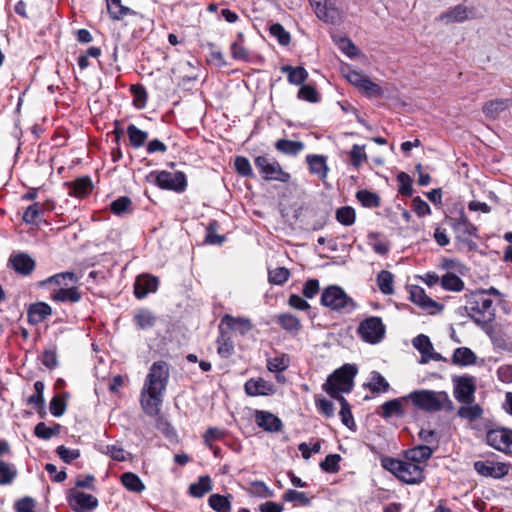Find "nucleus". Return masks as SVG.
<instances>
[{"label":"nucleus","mask_w":512,"mask_h":512,"mask_svg":"<svg viewBox=\"0 0 512 512\" xmlns=\"http://www.w3.org/2000/svg\"><path fill=\"white\" fill-rule=\"evenodd\" d=\"M169 376V365L165 361L151 365L140 394L141 407L148 416L159 414Z\"/></svg>","instance_id":"nucleus-1"},{"label":"nucleus","mask_w":512,"mask_h":512,"mask_svg":"<svg viewBox=\"0 0 512 512\" xmlns=\"http://www.w3.org/2000/svg\"><path fill=\"white\" fill-rule=\"evenodd\" d=\"M464 310L479 326H487L495 319L493 301L486 291H474L465 295Z\"/></svg>","instance_id":"nucleus-2"},{"label":"nucleus","mask_w":512,"mask_h":512,"mask_svg":"<svg viewBox=\"0 0 512 512\" xmlns=\"http://www.w3.org/2000/svg\"><path fill=\"white\" fill-rule=\"evenodd\" d=\"M409 401L418 409L425 412L451 411L453 402L445 391L414 390L406 395Z\"/></svg>","instance_id":"nucleus-3"},{"label":"nucleus","mask_w":512,"mask_h":512,"mask_svg":"<svg viewBox=\"0 0 512 512\" xmlns=\"http://www.w3.org/2000/svg\"><path fill=\"white\" fill-rule=\"evenodd\" d=\"M356 374L357 368L354 365L345 364L328 377L322 389L332 398L342 397L340 393L351 391Z\"/></svg>","instance_id":"nucleus-4"},{"label":"nucleus","mask_w":512,"mask_h":512,"mask_svg":"<svg viewBox=\"0 0 512 512\" xmlns=\"http://www.w3.org/2000/svg\"><path fill=\"white\" fill-rule=\"evenodd\" d=\"M320 302L332 311L346 310L351 312L357 307L354 300L340 286L336 285L328 286L323 290Z\"/></svg>","instance_id":"nucleus-5"},{"label":"nucleus","mask_w":512,"mask_h":512,"mask_svg":"<svg viewBox=\"0 0 512 512\" xmlns=\"http://www.w3.org/2000/svg\"><path fill=\"white\" fill-rule=\"evenodd\" d=\"M389 470L406 484H418L425 478L424 466L407 459L404 461L392 459Z\"/></svg>","instance_id":"nucleus-6"},{"label":"nucleus","mask_w":512,"mask_h":512,"mask_svg":"<svg viewBox=\"0 0 512 512\" xmlns=\"http://www.w3.org/2000/svg\"><path fill=\"white\" fill-rule=\"evenodd\" d=\"M254 164L262 178L266 181H279L286 183L291 178L290 174L285 172L279 162L273 157L259 155L255 157Z\"/></svg>","instance_id":"nucleus-7"},{"label":"nucleus","mask_w":512,"mask_h":512,"mask_svg":"<svg viewBox=\"0 0 512 512\" xmlns=\"http://www.w3.org/2000/svg\"><path fill=\"white\" fill-rule=\"evenodd\" d=\"M357 333L366 343L377 344L385 336V325L380 317L370 316L360 322Z\"/></svg>","instance_id":"nucleus-8"},{"label":"nucleus","mask_w":512,"mask_h":512,"mask_svg":"<svg viewBox=\"0 0 512 512\" xmlns=\"http://www.w3.org/2000/svg\"><path fill=\"white\" fill-rule=\"evenodd\" d=\"M155 177V184L161 189L172 190L175 192H183L187 187L186 175L181 171H155L150 174Z\"/></svg>","instance_id":"nucleus-9"},{"label":"nucleus","mask_w":512,"mask_h":512,"mask_svg":"<svg viewBox=\"0 0 512 512\" xmlns=\"http://www.w3.org/2000/svg\"><path fill=\"white\" fill-rule=\"evenodd\" d=\"M345 78L360 91L364 92L369 97H378L383 94L382 88L371 81L369 77L362 72L347 68L343 71Z\"/></svg>","instance_id":"nucleus-10"},{"label":"nucleus","mask_w":512,"mask_h":512,"mask_svg":"<svg viewBox=\"0 0 512 512\" xmlns=\"http://www.w3.org/2000/svg\"><path fill=\"white\" fill-rule=\"evenodd\" d=\"M454 397L463 404H470L474 401L476 382L473 376L464 375L453 378Z\"/></svg>","instance_id":"nucleus-11"},{"label":"nucleus","mask_w":512,"mask_h":512,"mask_svg":"<svg viewBox=\"0 0 512 512\" xmlns=\"http://www.w3.org/2000/svg\"><path fill=\"white\" fill-rule=\"evenodd\" d=\"M486 443L500 452L512 453V430L503 427L490 429L486 433Z\"/></svg>","instance_id":"nucleus-12"},{"label":"nucleus","mask_w":512,"mask_h":512,"mask_svg":"<svg viewBox=\"0 0 512 512\" xmlns=\"http://www.w3.org/2000/svg\"><path fill=\"white\" fill-rule=\"evenodd\" d=\"M67 500L75 512H90L98 506V499L95 496L74 489L68 494Z\"/></svg>","instance_id":"nucleus-13"},{"label":"nucleus","mask_w":512,"mask_h":512,"mask_svg":"<svg viewBox=\"0 0 512 512\" xmlns=\"http://www.w3.org/2000/svg\"><path fill=\"white\" fill-rule=\"evenodd\" d=\"M412 344L413 347L417 349L421 354V359L419 361L420 364H426L431 360L447 361V359L440 353L434 351L432 342L430 341L429 337L424 334L416 336L412 340Z\"/></svg>","instance_id":"nucleus-14"},{"label":"nucleus","mask_w":512,"mask_h":512,"mask_svg":"<svg viewBox=\"0 0 512 512\" xmlns=\"http://www.w3.org/2000/svg\"><path fill=\"white\" fill-rule=\"evenodd\" d=\"M410 300L420 308L425 311H428L431 314L440 312L443 309V305L434 301L430 298L425 290L420 286H412L410 289Z\"/></svg>","instance_id":"nucleus-15"},{"label":"nucleus","mask_w":512,"mask_h":512,"mask_svg":"<svg viewBox=\"0 0 512 512\" xmlns=\"http://www.w3.org/2000/svg\"><path fill=\"white\" fill-rule=\"evenodd\" d=\"M474 469L481 476L494 479H501L509 472L505 463L493 461H476L474 462Z\"/></svg>","instance_id":"nucleus-16"},{"label":"nucleus","mask_w":512,"mask_h":512,"mask_svg":"<svg viewBox=\"0 0 512 512\" xmlns=\"http://www.w3.org/2000/svg\"><path fill=\"white\" fill-rule=\"evenodd\" d=\"M254 419L258 427L269 433L281 431L283 423L279 417L265 410H255Z\"/></svg>","instance_id":"nucleus-17"},{"label":"nucleus","mask_w":512,"mask_h":512,"mask_svg":"<svg viewBox=\"0 0 512 512\" xmlns=\"http://www.w3.org/2000/svg\"><path fill=\"white\" fill-rule=\"evenodd\" d=\"M451 226L456 233V238L462 242L468 243L472 236H476V226L465 215H461L458 219H452Z\"/></svg>","instance_id":"nucleus-18"},{"label":"nucleus","mask_w":512,"mask_h":512,"mask_svg":"<svg viewBox=\"0 0 512 512\" xmlns=\"http://www.w3.org/2000/svg\"><path fill=\"white\" fill-rule=\"evenodd\" d=\"M408 401L409 398H406V395L386 401L380 406L377 413L386 420L393 416L402 418L405 415L404 403Z\"/></svg>","instance_id":"nucleus-19"},{"label":"nucleus","mask_w":512,"mask_h":512,"mask_svg":"<svg viewBox=\"0 0 512 512\" xmlns=\"http://www.w3.org/2000/svg\"><path fill=\"white\" fill-rule=\"evenodd\" d=\"M244 389L249 396H269L275 393L274 384L263 378L249 379L245 383Z\"/></svg>","instance_id":"nucleus-20"},{"label":"nucleus","mask_w":512,"mask_h":512,"mask_svg":"<svg viewBox=\"0 0 512 512\" xmlns=\"http://www.w3.org/2000/svg\"><path fill=\"white\" fill-rule=\"evenodd\" d=\"M470 18H473V9L463 4L456 5L439 16V19L446 24L460 23Z\"/></svg>","instance_id":"nucleus-21"},{"label":"nucleus","mask_w":512,"mask_h":512,"mask_svg":"<svg viewBox=\"0 0 512 512\" xmlns=\"http://www.w3.org/2000/svg\"><path fill=\"white\" fill-rule=\"evenodd\" d=\"M9 265L19 274L27 276L35 269V261L26 253L11 255Z\"/></svg>","instance_id":"nucleus-22"},{"label":"nucleus","mask_w":512,"mask_h":512,"mask_svg":"<svg viewBox=\"0 0 512 512\" xmlns=\"http://www.w3.org/2000/svg\"><path fill=\"white\" fill-rule=\"evenodd\" d=\"M158 288V279L150 275L139 276L134 284V294L138 299L145 298Z\"/></svg>","instance_id":"nucleus-23"},{"label":"nucleus","mask_w":512,"mask_h":512,"mask_svg":"<svg viewBox=\"0 0 512 512\" xmlns=\"http://www.w3.org/2000/svg\"><path fill=\"white\" fill-rule=\"evenodd\" d=\"M51 300L62 303H77L82 299V294L75 286L54 288L50 295Z\"/></svg>","instance_id":"nucleus-24"},{"label":"nucleus","mask_w":512,"mask_h":512,"mask_svg":"<svg viewBox=\"0 0 512 512\" xmlns=\"http://www.w3.org/2000/svg\"><path fill=\"white\" fill-rule=\"evenodd\" d=\"M52 314V308L45 302L32 304L27 311L28 322L37 325Z\"/></svg>","instance_id":"nucleus-25"},{"label":"nucleus","mask_w":512,"mask_h":512,"mask_svg":"<svg viewBox=\"0 0 512 512\" xmlns=\"http://www.w3.org/2000/svg\"><path fill=\"white\" fill-rule=\"evenodd\" d=\"M68 186V194L74 197H85L91 193L93 184L89 176L77 178L73 182L66 183Z\"/></svg>","instance_id":"nucleus-26"},{"label":"nucleus","mask_w":512,"mask_h":512,"mask_svg":"<svg viewBox=\"0 0 512 512\" xmlns=\"http://www.w3.org/2000/svg\"><path fill=\"white\" fill-rule=\"evenodd\" d=\"M78 280V276L73 272H61L44 280L42 285H51L54 286V288H63L74 286Z\"/></svg>","instance_id":"nucleus-27"},{"label":"nucleus","mask_w":512,"mask_h":512,"mask_svg":"<svg viewBox=\"0 0 512 512\" xmlns=\"http://www.w3.org/2000/svg\"><path fill=\"white\" fill-rule=\"evenodd\" d=\"M477 361L476 354L468 347H458L454 350L451 362L460 367L474 365Z\"/></svg>","instance_id":"nucleus-28"},{"label":"nucleus","mask_w":512,"mask_h":512,"mask_svg":"<svg viewBox=\"0 0 512 512\" xmlns=\"http://www.w3.org/2000/svg\"><path fill=\"white\" fill-rule=\"evenodd\" d=\"M306 161L309 166L310 173L317 175L322 181H324L328 174L326 157L322 155H308L306 157Z\"/></svg>","instance_id":"nucleus-29"},{"label":"nucleus","mask_w":512,"mask_h":512,"mask_svg":"<svg viewBox=\"0 0 512 512\" xmlns=\"http://www.w3.org/2000/svg\"><path fill=\"white\" fill-rule=\"evenodd\" d=\"M219 336L217 338V353L222 358H229L234 353V342L231 335L222 329V325L219 326Z\"/></svg>","instance_id":"nucleus-30"},{"label":"nucleus","mask_w":512,"mask_h":512,"mask_svg":"<svg viewBox=\"0 0 512 512\" xmlns=\"http://www.w3.org/2000/svg\"><path fill=\"white\" fill-rule=\"evenodd\" d=\"M280 70L283 74L287 75V80L292 85H302L308 78V72L302 66L293 67L285 65Z\"/></svg>","instance_id":"nucleus-31"},{"label":"nucleus","mask_w":512,"mask_h":512,"mask_svg":"<svg viewBox=\"0 0 512 512\" xmlns=\"http://www.w3.org/2000/svg\"><path fill=\"white\" fill-rule=\"evenodd\" d=\"M223 324H225L229 329L235 330L242 335H245L252 329L251 321L248 318L243 317L225 315L221 321V325Z\"/></svg>","instance_id":"nucleus-32"},{"label":"nucleus","mask_w":512,"mask_h":512,"mask_svg":"<svg viewBox=\"0 0 512 512\" xmlns=\"http://www.w3.org/2000/svg\"><path fill=\"white\" fill-rule=\"evenodd\" d=\"M433 454L432 448L428 445H418L405 452V459L423 465Z\"/></svg>","instance_id":"nucleus-33"},{"label":"nucleus","mask_w":512,"mask_h":512,"mask_svg":"<svg viewBox=\"0 0 512 512\" xmlns=\"http://www.w3.org/2000/svg\"><path fill=\"white\" fill-rule=\"evenodd\" d=\"M107 10L113 20H122L127 15H135L136 12L122 5L121 0H106Z\"/></svg>","instance_id":"nucleus-34"},{"label":"nucleus","mask_w":512,"mask_h":512,"mask_svg":"<svg viewBox=\"0 0 512 512\" xmlns=\"http://www.w3.org/2000/svg\"><path fill=\"white\" fill-rule=\"evenodd\" d=\"M511 105L512 102L509 99L491 100L483 106V113L487 117L495 119L501 112L505 111Z\"/></svg>","instance_id":"nucleus-35"},{"label":"nucleus","mask_w":512,"mask_h":512,"mask_svg":"<svg viewBox=\"0 0 512 512\" xmlns=\"http://www.w3.org/2000/svg\"><path fill=\"white\" fill-rule=\"evenodd\" d=\"M275 148L285 155L296 156L305 148V145L301 141L279 139L275 143Z\"/></svg>","instance_id":"nucleus-36"},{"label":"nucleus","mask_w":512,"mask_h":512,"mask_svg":"<svg viewBox=\"0 0 512 512\" xmlns=\"http://www.w3.org/2000/svg\"><path fill=\"white\" fill-rule=\"evenodd\" d=\"M122 485L130 492L141 493L145 490V484L140 477L133 472H125L121 475Z\"/></svg>","instance_id":"nucleus-37"},{"label":"nucleus","mask_w":512,"mask_h":512,"mask_svg":"<svg viewBox=\"0 0 512 512\" xmlns=\"http://www.w3.org/2000/svg\"><path fill=\"white\" fill-rule=\"evenodd\" d=\"M308 1L318 19H320L324 22L332 21V16H330V11L332 10V6L328 0H308Z\"/></svg>","instance_id":"nucleus-38"},{"label":"nucleus","mask_w":512,"mask_h":512,"mask_svg":"<svg viewBox=\"0 0 512 512\" xmlns=\"http://www.w3.org/2000/svg\"><path fill=\"white\" fill-rule=\"evenodd\" d=\"M212 490V481L208 475L200 476L198 481L189 486V493L196 498L203 497Z\"/></svg>","instance_id":"nucleus-39"},{"label":"nucleus","mask_w":512,"mask_h":512,"mask_svg":"<svg viewBox=\"0 0 512 512\" xmlns=\"http://www.w3.org/2000/svg\"><path fill=\"white\" fill-rule=\"evenodd\" d=\"M377 284L384 295H391L394 293V276L390 271L381 270L377 275Z\"/></svg>","instance_id":"nucleus-40"},{"label":"nucleus","mask_w":512,"mask_h":512,"mask_svg":"<svg viewBox=\"0 0 512 512\" xmlns=\"http://www.w3.org/2000/svg\"><path fill=\"white\" fill-rule=\"evenodd\" d=\"M127 135L131 146L134 148H140L143 146L148 138V133L139 129L134 124L128 125Z\"/></svg>","instance_id":"nucleus-41"},{"label":"nucleus","mask_w":512,"mask_h":512,"mask_svg":"<svg viewBox=\"0 0 512 512\" xmlns=\"http://www.w3.org/2000/svg\"><path fill=\"white\" fill-rule=\"evenodd\" d=\"M134 322L139 329H148L155 325L156 318L151 311L141 309L134 315Z\"/></svg>","instance_id":"nucleus-42"},{"label":"nucleus","mask_w":512,"mask_h":512,"mask_svg":"<svg viewBox=\"0 0 512 512\" xmlns=\"http://www.w3.org/2000/svg\"><path fill=\"white\" fill-rule=\"evenodd\" d=\"M208 502L210 507L216 512H230L231 510L230 496L212 494Z\"/></svg>","instance_id":"nucleus-43"},{"label":"nucleus","mask_w":512,"mask_h":512,"mask_svg":"<svg viewBox=\"0 0 512 512\" xmlns=\"http://www.w3.org/2000/svg\"><path fill=\"white\" fill-rule=\"evenodd\" d=\"M441 285L445 290L455 292H460L464 288L463 280L453 273H446L443 275L441 278Z\"/></svg>","instance_id":"nucleus-44"},{"label":"nucleus","mask_w":512,"mask_h":512,"mask_svg":"<svg viewBox=\"0 0 512 512\" xmlns=\"http://www.w3.org/2000/svg\"><path fill=\"white\" fill-rule=\"evenodd\" d=\"M483 410L478 404H465L461 406L457 415L463 419L474 421L482 416Z\"/></svg>","instance_id":"nucleus-45"},{"label":"nucleus","mask_w":512,"mask_h":512,"mask_svg":"<svg viewBox=\"0 0 512 512\" xmlns=\"http://www.w3.org/2000/svg\"><path fill=\"white\" fill-rule=\"evenodd\" d=\"M290 359L286 354H280L267 359V369L270 372H283L289 367Z\"/></svg>","instance_id":"nucleus-46"},{"label":"nucleus","mask_w":512,"mask_h":512,"mask_svg":"<svg viewBox=\"0 0 512 512\" xmlns=\"http://www.w3.org/2000/svg\"><path fill=\"white\" fill-rule=\"evenodd\" d=\"M279 325L289 332H298L300 330L301 324L299 319L289 313H284L278 316Z\"/></svg>","instance_id":"nucleus-47"},{"label":"nucleus","mask_w":512,"mask_h":512,"mask_svg":"<svg viewBox=\"0 0 512 512\" xmlns=\"http://www.w3.org/2000/svg\"><path fill=\"white\" fill-rule=\"evenodd\" d=\"M336 220L344 225L351 226L355 223L356 214L355 210L350 206H343L336 210Z\"/></svg>","instance_id":"nucleus-48"},{"label":"nucleus","mask_w":512,"mask_h":512,"mask_svg":"<svg viewBox=\"0 0 512 512\" xmlns=\"http://www.w3.org/2000/svg\"><path fill=\"white\" fill-rule=\"evenodd\" d=\"M368 387L372 393H381L388 391L390 385L379 372H372Z\"/></svg>","instance_id":"nucleus-49"},{"label":"nucleus","mask_w":512,"mask_h":512,"mask_svg":"<svg viewBox=\"0 0 512 512\" xmlns=\"http://www.w3.org/2000/svg\"><path fill=\"white\" fill-rule=\"evenodd\" d=\"M61 426L59 424H55L53 427H47L44 422H39L34 428V434L36 437L49 440L54 435L60 433Z\"/></svg>","instance_id":"nucleus-50"},{"label":"nucleus","mask_w":512,"mask_h":512,"mask_svg":"<svg viewBox=\"0 0 512 512\" xmlns=\"http://www.w3.org/2000/svg\"><path fill=\"white\" fill-rule=\"evenodd\" d=\"M43 211L44 205L39 202H35L26 208L23 213L22 220L26 224H35L39 216L43 214Z\"/></svg>","instance_id":"nucleus-51"},{"label":"nucleus","mask_w":512,"mask_h":512,"mask_svg":"<svg viewBox=\"0 0 512 512\" xmlns=\"http://www.w3.org/2000/svg\"><path fill=\"white\" fill-rule=\"evenodd\" d=\"M357 199L364 207L374 208L380 205L379 196L368 190H359L356 194Z\"/></svg>","instance_id":"nucleus-52"},{"label":"nucleus","mask_w":512,"mask_h":512,"mask_svg":"<svg viewBox=\"0 0 512 512\" xmlns=\"http://www.w3.org/2000/svg\"><path fill=\"white\" fill-rule=\"evenodd\" d=\"M270 34L275 37L279 44L282 46H287L291 41V36L289 32H287L284 27L279 23H274L270 26Z\"/></svg>","instance_id":"nucleus-53"},{"label":"nucleus","mask_w":512,"mask_h":512,"mask_svg":"<svg viewBox=\"0 0 512 512\" xmlns=\"http://www.w3.org/2000/svg\"><path fill=\"white\" fill-rule=\"evenodd\" d=\"M397 180L399 182V189H398L399 194H401L402 196H405V197L411 196L413 194L411 177L405 172H400L397 175Z\"/></svg>","instance_id":"nucleus-54"},{"label":"nucleus","mask_w":512,"mask_h":512,"mask_svg":"<svg viewBox=\"0 0 512 512\" xmlns=\"http://www.w3.org/2000/svg\"><path fill=\"white\" fill-rule=\"evenodd\" d=\"M340 460H341L340 455H338V454H329L320 463V467H321V469L323 471H325L327 473H336L340 469V466H339Z\"/></svg>","instance_id":"nucleus-55"},{"label":"nucleus","mask_w":512,"mask_h":512,"mask_svg":"<svg viewBox=\"0 0 512 512\" xmlns=\"http://www.w3.org/2000/svg\"><path fill=\"white\" fill-rule=\"evenodd\" d=\"M337 399L340 401V404H341V410L339 412L341 421L346 427L351 428L352 426L355 425V422H354L349 404L344 397H339Z\"/></svg>","instance_id":"nucleus-56"},{"label":"nucleus","mask_w":512,"mask_h":512,"mask_svg":"<svg viewBox=\"0 0 512 512\" xmlns=\"http://www.w3.org/2000/svg\"><path fill=\"white\" fill-rule=\"evenodd\" d=\"M290 276V271L285 267H277L269 271V281L275 285L284 284Z\"/></svg>","instance_id":"nucleus-57"},{"label":"nucleus","mask_w":512,"mask_h":512,"mask_svg":"<svg viewBox=\"0 0 512 512\" xmlns=\"http://www.w3.org/2000/svg\"><path fill=\"white\" fill-rule=\"evenodd\" d=\"M16 473L10 464L0 460V485L10 484L16 477Z\"/></svg>","instance_id":"nucleus-58"},{"label":"nucleus","mask_w":512,"mask_h":512,"mask_svg":"<svg viewBox=\"0 0 512 512\" xmlns=\"http://www.w3.org/2000/svg\"><path fill=\"white\" fill-rule=\"evenodd\" d=\"M365 146L354 144L349 152L351 164L354 167H359L363 162L367 160V155L364 150Z\"/></svg>","instance_id":"nucleus-59"},{"label":"nucleus","mask_w":512,"mask_h":512,"mask_svg":"<svg viewBox=\"0 0 512 512\" xmlns=\"http://www.w3.org/2000/svg\"><path fill=\"white\" fill-rule=\"evenodd\" d=\"M237 173L243 177H252L253 170L249 160L243 156H237L234 162Z\"/></svg>","instance_id":"nucleus-60"},{"label":"nucleus","mask_w":512,"mask_h":512,"mask_svg":"<svg viewBox=\"0 0 512 512\" xmlns=\"http://www.w3.org/2000/svg\"><path fill=\"white\" fill-rule=\"evenodd\" d=\"M298 98L310 103H317L319 101V93L310 85H302L298 91Z\"/></svg>","instance_id":"nucleus-61"},{"label":"nucleus","mask_w":512,"mask_h":512,"mask_svg":"<svg viewBox=\"0 0 512 512\" xmlns=\"http://www.w3.org/2000/svg\"><path fill=\"white\" fill-rule=\"evenodd\" d=\"M282 498L286 502H299L303 505H307L310 503L309 498L306 496L304 492H299L293 489H288L287 491H285Z\"/></svg>","instance_id":"nucleus-62"},{"label":"nucleus","mask_w":512,"mask_h":512,"mask_svg":"<svg viewBox=\"0 0 512 512\" xmlns=\"http://www.w3.org/2000/svg\"><path fill=\"white\" fill-rule=\"evenodd\" d=\"M131 203L132 202L129 197L122 196L114 200L111 203L110 208L115 215H121L122 213L128 211V209L131 206Z\"/></svg>","instance_id":"nucleus-63"},{"label":"nucleus","mask_w":512,"mask_h":512,"mask_svg":"<svg viewBox=\"0 0 512 512\" xmlns=\"http://www.w3.org/2000/svg\"><path fill=\"white\" fill-rule=\"evenodd\" d=\"M36 502L32 497H24L16 501V512H35Z\"/></svg>","instance_id":"nucleus-64"}]
</instances>
